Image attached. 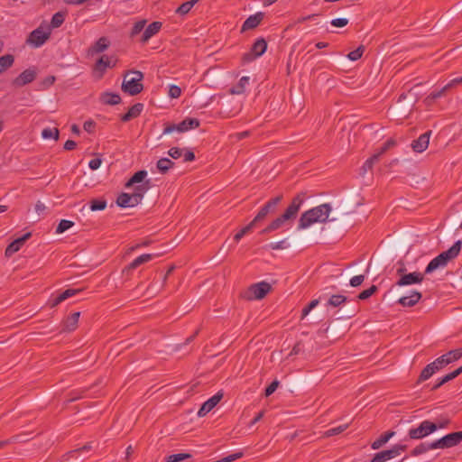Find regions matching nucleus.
Segmentation results:
<instances>
[{"instance_id":"1","label":"nucleus","mask_w":462,"mask_h":462,"mask_svg":"<svg viewBox=\"0 0 462 462\" xmlns=\"http://www.w3.org/2000/svg\"><path fill=\"white\" fill-rule=\"evenodd\" d=\"M331 211L332 207L329 203H323L305 211L299 219L298 229H306L316 223L335 221V217L329 218Z\"/></svg>"},{"instance_id":"2","label":"nucleus","mask_w":462,"mask_h":462,"mask_svg":"<svg viewBox=\"0 0 462 462\" xmlns=\"http://www.w3.org/2000/svg\"><path fill=\"white\" fill-rule=\"evenodd\" d=\"M462 242L460 240L454 243L449 249L440 253L428 263L424 273L429 274L438 269L445 268L449 261L455 259L459 254Z\"/></svg>"},{"instance_id":"3","label":"nucleus","mask_w":462,"mask_h":462,"mask_svg":"<svg viewBox=\"0 0 462 462\" xmlns=\"http://www.w3.org/2000/svg\"><path fill=\"white\" fill-rule=\"evenodd\" d=\"M143 79V74L139 70L126 73L122 83L123 91L131 96L139 94L143 89V86L141 83Z\"/></svg>"},{"instance_id":"4","label":"nucleus","mask_w":462,"mask_h":462,"mask_svg":"<svg viewBox=\"0 0 462 462\" xmlns=\"http://www.w3.org/2000/svg\"><path fill=\"white\" fill-rule=\"evenodd\" d=\"M51 34L50 26L42 23L38 28L30 32L26 43L33 48H40L50 39Z\"/></svg>"},{"instance_id":"5","label":"nucleus","mask_w":462,"mask_h":462,"mask_svg":"<svg viewBox=\"0 0 462 462\" xmlns=\"http://www.w3.org/2000/svg\"><path fill=\"white\" fill-rule=\"evenodd\" d=\"M305 193L300 192L297 194L291 200V203L289 205V207L286 208L283 214H282L280 217H278L283 225H285L286 222L292 220L296 217L299 210L300 209V207L302 206L304 199H305Z\"/></svg>"},{"instance_id":"6","label":"nucleus","mask_w":462,"mask_h":462,"mask_svg":"<svg viewBox=\"0 0 462 462\" xmlns=\"http://www.w3.org/2000/svg\"><path fill=\"white\" fill-rule=\"evenodd\" d=\"M437 430L438 426L436 423L426 420L421 421L418 427L410 429L408 431V437L411 439H421Z\"/></svg>"},{"instance_id":"7","label":"nucleus","mask_w":462,"mask_h":462,"mask_svg":"<svg viewBox=\"0 0 462 462\" xmlns=\"http://www.w3.org/2000/svg\"><path fill=\"white\" fill-rule=\"evenodd\" d=\"M406 269L404 267L397 269V274L400 276L398 281L395 282V286L402 287L412 284L421 283L424 280V274L420 272H413L405 273Z\"/></svg>"},{"instance_id":"8","label":"nucleus","mask_w":462,"mask_h":462,"mask_svg":"<svg viewBox=\"0 0 462 462\" xmlns=\"http://www.w3.org/2000/svg\"><path fill=\"white\" fill-rule=\"evenodd\" d=\"M461 441L462 430L447 434L442 438L432 441V446L436 447V449L450 448L457 446Z\"/></svg>"},{"instance_id":"9","label":"nucleus","mask_w":462,"mask_h":462,"mask_svg":"<svg viewBox=\"0 0 462 462\" xmlns=\"http://www.w3.org/2000/svg\"><path fill=\"white\" fill-rule=\"evenodd\" d=\"M199 126V120L197 118L188 117L178 125L168 124L163 129V134H169L175 131L184 133L190 129H195Z\"/></svg>"},{"instance_id":"10","label":"nucleus","mask_w":462,"mask_h":462,"mask_svg":"<svg viewBox=\"0 0 462 462\" xmlns=\"http://www.w3.org/2000/svg\"><path fill=\"white\" fill-rule=\"evenodd\" d=\"M267 49V42L263 38L257 39L251 47L249 52L243 54V63H249L258 57H261Z\"/></svg>"},{"instance_id":"11","label":"nucleus","mask_w":462,"mask_h":462,"mask_svg":"<svg viewBox=\"0 0 462 462\" xmlns=\"http://www.w3.org/2000/svg\"><path fill=\"white\" fill-rule=\"evenodd\" d=\"M445 366H447L445 359L441 356L438 357L437 359H435L433 362L427 365L423 368V370L421 371V373L418 378L417 383H420L421 382L428 380L434 374L440 371Z\"/></svg>"},{"instance_id":"12","label":"nucleus","mask_w":462,"mask_h":462,"mask_svg":"<svg viewBox=\"0 0 462 462\" xmlns=\"http://www.w3.org/2000/svg\"><path fill=\"white\" fill-rule=\"evenodd\" d=\"M407 448L406 445L396 444L392 448L380 451L373 457L370 462H385L401 455Z\"/></svg>"},{"instance_id":"13","label":"nucleus","mask_w":462,"mask_h":462,"mask_svg":"<svg viewBox=\"0 0 462 462\" xmlns=\"http://www.w3.org/2000/svg\"><path fill=\"white\" fill-rule=\"evenodd\" d=\"M282 200V195H279L267 201L253 219L256 224L262 222L265 217L276 211L277 206Z\"/></svg>"},{"instance_id":"14","label":"nucleus","mask_w":462,"mask_h":462,"mask_svg":"<svg viewBox=\"0 0 462 462\" xmlns=\"http://www.w3.org/2000/svg\"><path fill=\"white\" fill-rule=\"evenodd\" d=\"M37 76V69L35 67H31L25 70H23L21 74H19L14 80L13 85L18 88L23 87L31 82H32Z\"/></svg>"},{"instance_id":"15","label":"nucleus","mask_w":462,"mask_h":462,"mask_svg":"<svg viewBox=\"0 0 462 462\" xmlns=\"http://www.w3.org/2000/svg\"><path fill=\"white\" fill-rule=\"evenodd\" d=\"M271 289V285L266 282L254 283L251 285L249 288V292L251 294L249 298L254 300H261L267 295Z\"/></svg>"},{"instance_id":"16","label":"nucleus","mask_w":462,"mask_h":462,"mask_svg":"<svg viewBox=\"0 0 462 462\" xmlns=\"http://www.w3.org/2000/svg\"><path fill=\"white\" fill-rule=\"evenodd\" d=\"M222 397L223 393L218 392L211 398H209L208 401H206L199 410L198 416L204 417L205 415H207L210 411H212L216 407V405L220 402Z\"/></svg>"},{"instance_id":"17","label":"nucleus","mask_w":462,"mask_h":462,"mask_svg":"<svg viewBox=\"0 0 462 462\" xmlns=\"http://www.w3.org/2000/svg\"><path fill=\"white\" fill-rule=\"evenodd\" d=\"M80 291L81 290H78V289H68L57 296H51L48 300V305L51 308H55L56 306L60 304L65 300L79 293Z\"/></svg>"},{"instance_id":"18","label":"nucleus","mask_w":462,"mask_h":462,"mask_svg":"<svg viewBox=\"0 0 462 462\" xmlns=\"http://www.w3.org/2000/svg\"><path fill=\"white\" fill-rule=\"evenodd\" d=\"M431 133V131H427L420 134L418 139L412 141L411 148L415 152H422L428 148Z\"/></svg>"},{"instance_id":"19","label":"nucleus","mask_w":462,"mask_h":462,"mask_svg":"<svg viewBox=\"0 0 462 462\" xmlns=\"http://www.w3.org/2000/svg\"><path fill=\"white\" fill-rule=\"evenodd\" d=\"M138 198L137 195L128 194L125 192L121 193L116 199V204L120 208H133L137 206L139 203L137 202L136 199Z\"/></svg>"},{"instance_id":"20","label":"nucleus","mask_w":462,"mask_h":462,"mask_svg":"<svg viewBox=\"0 0 462 462\" xmlns=\"http://www.w3.org/2000/svg\"><path fill=\"white\" fill-rule=\"evenodd\" d=\"M32 236L31 232H27L23 236L16 238L5 249L6 255H12L13 254L18 252L23 245Z\"/></svg>"},{"instance_id":"21","label":"nucleus","mask_w":462,"mask_h":462,"mask_svg":"<svg viewBox=\"0 0 462 462\" xmlns=\"http://www.w3.org/2000/svg\"><path fill=\"white\" fill-rule=\"evenodd\" d=\"M422 295L418 291H411L410 295L401 297L397 302L403 307H413L421 299Z\"/></svg>"},{"instance_id":"22","label":"nucleus","mask_w":462,"mask_h":462,"mask_svg":"<svg viewBox=\"0 0 462 462\" xmlns=\"http://www.w3.org/2000/svg\"><path fill=\"white\" fill-rule=\"evenodd\" d=\"M263 19V13L258 12L250 15L242 25V32L256 28Z\"/></svg>"},{"instance_id":"23","label":"nucleus","mask_w":462,"mask_h":462,"mask_svg":"<svg viewBox=\"0 0 462 462\" xmlns=\"http://www.w3.org/2000/svg\"><path fill=\"white\" fill-rule=\"evenodd\" d=\"M116 60L112 58L103 55L101 56L95 64V70L103 74L107 68H113L116 66Z\"/></svg>"},{"instance_id":"24","label":"nucleus","mask_w":462,"mask_h":462,"mask_svg":"<svg viewBox=\"0 0 462 462\" xmlns=\"http://www.w3.org/2000/svg\"><path fill=\"white\" fill-rule=\"evenodd\" d=\"M162 23L161 22H152L148 25V27L144 30L143 36H142V42H146L151 39L153 35L159 32V31L162 28Z\"/></svg>"},{"instance_id":"25","label":"nucleus","mask_w":462,"mask_h":462,"mask_svg":"<svg viewBox=\"0 0 462 462\" xmlns=\"http://www.w3.org/2000/svg\"><path fill=\"white\" fill-rule=\"evenodd\" d=\"M143 109V104L136 103L129 108L128 112L121 116L123 122H128L140 116Z\"/></svg>"},{"instance_id":"26","label":"nucleus","mask_w":462,"mask_h":462,"mask_svg":"<svg viewBox=\"0 0 462 462\" xmlns=\"http://www.w3.org/2000/svg\"><path fill=\"white\" fill-rule=\"evenodd\" d=\"M395 435V431L389 430L382 434L377 439H375L372 444V449H379L384 444H386L390 439H392Z\"/></svg>"},{"instance_id":"27","label":"nucleus","mask_w":462,"mask_h":462,"mask_svg":"<svg viewBox=\"0 0 462 462\" xmlns=\"http://www.w3.org/2000/svg\"><path fill=\"white\" fill-rule=\"evenodd\" d=\"M109 46V41L106 37L99 38L89 49L91 54L100 53L106 51Z\"/></svg>"},{"instance_id":"28","label":"nucleus","mask_w":462,"mask_h":462,"mask_svg":"<svg viewBox=\"0 0 462 462\" xmlns=\"http://www.w3.org/2000/svg\"><path fill=\"white\" fill-rule=\"evenodd\" d=\"M146 176H147L146 171H144V170L138 171L128 180V181L125 183V187L126 189H129V188L133 187L134 184H138V183L142 184V183H143V180L145 179Z\"/></svg>"},{"instance_id":"29","label":"nucleus","mask_w":462,"mask_h":462,"mask_svg":"<svg viewBox=\"0 0 462 462\" xmlns=\"http://www.w3.org/2000/svg\"><path fill=\"white\" fill-rule=\"evenodd\" d=\"M249 80H250L249 77H247V76L242 77L239 79L238 83L230 88V93L234 94V95L243 94L245 91V88L249 84Z\"/></svg>"},{"instance_id":"30","label":"nucleus","mask_w":462,"mask_h":462,"mask_svg":"<svg viewBox=\"0 0 462 462\" xmlns=\"http://www.w3.org/2000/svg\"><path fill=\"white\" fill-rule=\"evenodd\" d=\"M154 258V254H144L138 257H136L129 265L126 267L128 270H134L140 265L152 260Z\"/></svg>"},{"instance_id":"31","label":"nucleus","mask_w":462,"mask_h":462,"mask_svg":"<svg viewBox=\"0 0 462 462\" xmlns=\"http://www.w3.org/2000/svg\"><path fill=\"white\" fill-rule=\"evenodd\" d=\"M80 312L72 313L64 322V329L66 331H73L76 329L79 322Z\"/></svg>"},{"instance_id":"32","label":"nucleus","mask_w":462,"mask_h":462,"mask_svg":"<svg viewBox=\"0 0 462 462\" xmlns=\"http://www.w3.org/2000/svg\"><path fill=\"white\" fill-rule=\"evenodd\" d=\"M149 189H150V181L149 180H146L143 183L139 184L134 187V192L132 194L138 196L136 200L139 204L143 200L144 194L147 192V190Z\"/></svg>"},{"instance_id":"33","label":"nucleus","mask_w":462,"mask_h":462,"mask_svg":"<svg viewBox=\"0 0 462 462\" xmlns=\"http://www.w3.org/2000/svg\"><path fill=\"white\" fill-rule=\"evenodd\" d=\"M446 361V365H449L462 357V348L450 350L441 356Z\"/></svg>"},{"instance_id":"34","label":"nucleus","mask_w":462,"mask_h":462,"mask_svg":"<svg viewBox=\"0 0 462 462\" xmlns=\"http://www.w3.org/2000/svg\"><path fill=\"white\" fill-rule=\"evenodd\" d=\"M101 101L106 105L114 106L121 102V97L116 93L106 92L101 96Z\"/></svg>"},{"instance_id":"35","label":"nucleus","mask_w":462,"mask_h":462,"mask_svg":"<svg viewBox=\"0 0 462 462\" xmlns=\"http://www.w3.org/2000/svg\"><path fill=\"white\" fill-rule=\"evenodd\" d=\"M458 375H459V372L455 370V371L446 374L442 378H439L437 383L431 387V391H435V390L439 389L441 385L455 379Z\"/></svg>"},{"instance_id":"36","label":"nucleus","mask_w":462,"mask_h":462,"mask_svg":"<svg viewBox=\"0 0 462 462\" xmlns=\"http://www.w3.org/2000/svg\"><path fill=\"white\" fill-rule=\"evenodd\" d=\"M448 90V88L447 87V85H445L441 89H439V91H433L431 92L424 100L425 104L427 106H430L433 104V102L437 99V98H439L441 97L445 93L446 91Z\"/></svg>"},{"instance_id":"37","label":"nucleus","mask_w":462,"mask_h":462,"mask_svg":"<svg viewBox=\"0 0 462 462\" xmlns=\"http://www.w3.org/2000/svg\"><path fill=\"white\" fill-rule=\"evenodd\" d=\"M14 57L12 54H5L0 57V74L13 66Z\"/></svg>"},{"instance_id":"38","label":"nucleus","mask_w":462,"mask_h":462,"mask_svg":"<svg viewBox=\"0 0 462 462\" xmlns=\"http://www.w3.org/2000/svg\"><path fill=\"white\" fill-rule=\"evenodd\" d=\"M173 165L174 162L168 158H162L156 163V167L161 173H166Z\"/></svg>"},{"instance_id":"39","label":"nucleus","mask_w":462,"mask_h":462,"mask_svg":"<svg viewBox=\"0 0 462 462\" xmlns=\"http://www.w3.org/2000/svg\"><path fill=\"white\" fill-rule=\"evenodd\" d=\"M65 15L66 14L64 12H57L53 14L51 23L48 24L51 29L60 27L65 21Z\"/></svg>"},{"instance_id":"40","label":"nucleus","mask_w":462,"mask_h":462,"mask_svg":"<svg viewBox=\"0 0 462 462\" xmlns=\"http://www.w3.org/2000/svg\"><path fill=\"white\" fill-rule=\"evenodd\" d=\"M431 449H436V447L432 446V442L420 443V445H418L411 450V456L416 457V456L421 455L423 453H426L427 451L431 450Z\"/></svg>"},{"instance_id":"41","label":"nucleus","mask_w":462,"mask_h":462,"mask_svg":"<svg viewBox=\"0 0 462 462\" xmlns=\"http://www.w3.org/2000/svg\"><path fill=\"white\" fill-rule=\"evenodd\" d=\"M346 300L347 298L346 296L341 294H335L328 299L327 306L337 308L345 303Z\"/></svg>"},{"instance_id":"42","label":"nucleus","mask_w":462,"mask_h":462,"mask_svg":"<svg viewBox=\"0 0 462 462\" xmlns=\"http://www.w3.org/2000/svg\"><path fill=\"white\" fill-rule=\"evenodd\" d=\"M199 0H190L181 4L177 9L176 13L180 15L187 14L191 8L197 4Z\"/></svg>"},{"instance_id":"43","label":"nucleus","mask_w":462,"mask_h":462,"mask_svg":"<svg viewBox=\"0 0 462 462\" xmlns=\"http://www.w3.org/2000/svg\"><path fill=\"white\" fill-rule=\"evenodd\" d=\"M283 225L282 220L279 217H276L265 228L261 231V234H268L274 230L281 228Z\"/></svg>"},{"instance_id":"44","label":"nucleus","mask_w":462,"mask_h":462,"mask_svg":"<svg viewBox=\"0 0 462 462\" xmlns=\"http://www.w3.org/2000/svg\"><path fill=\"white\" fill-rule=\"evenodd\" d=\"M256 223L252 220L247 226H245V227H243L239 232H237L235 236H234V240L237 243L240 241V239L245 236L246 234H248L254 226H255Z\"/></svg>"},{"instance_id":"45","label":"nucleus","mask_w":462,"mask_h":462,"mask_svg":"<svg viewBox=\"0 0 462 462\" xmlns=\"http://www.w3.org/2000/svg\"><path fill=\"white\" fill-rule=\"evenodd\" d=\"M59 134L60 132L58 128H44L42 132V136L44 139L53 138L54 140L57 141L59 139Z\"/></svg>"},{"instance_id":"46","label":"nucleus","mask_w":462,"mask_h":462,"mask_svg":"<svg viewBox=\"0 0 462 462\" xmlns=\"http://www.w3.org/2000/svg\"><path fill=\"white\" fill-rule=\"evenodd\" d=\"M379 159H380V154H377V153L374 154L372 157L367 159L362 167L364 172L372 170L374 164L376 163L379 161Z\"/></svg>"},{"instance_id":"47","label":"nucleus","mask_w":462,"mask_h":462,"mask_svg":"<svg viewBox=\"0 0 462 462\" xmlns=\"http://www.w3.org/2000/svg\"><path fill=\"white\" fill-rule=\"evenodd\" d=\"M73 226H74V222H72L70 220H67V219H62V220H60V222L59 223V225L56 228V233L61 234V233L67 231L68 229H69L70 227H72Z\"/></svg>"},{"instance_id":"48","label":"nucleus","mask_w":462,"mask_h":462,"mask_svg":"<svg viewBox=\"0 0 462 462\" xmlns=\"http://www.w3.org/2000/svg\"><path fill=\"white\" fill-rule=\"evenodd\" d=\"M189 457H191V455L188 453L172 454L167 457L166 462H180Z\"/></svg>"},{"instance_id":"49","label":"nucleus","mask_w":462,"mask_h":462,"mask_svg":"<svg viewBox=\"0 0 462 462\" xmlns=\"http://www.w3.org/2000/svg\"><path fill=\"white\" fill-rule=\"evenodd\" d=\"M377 290L378 288L376 285H372L370 288L360 292L357 296V299L362 300H366L369 297H371L374 293H375Z\"/></svg>"},{"instance_id":"50","label":"nucleus","mask_w":462,"mask_h":462,"mask_svg":"<svg viewBox=\"0 0 462 462\" xmlns=\"http://www.w3.org/2000/svg\"><path fill=\"white\" fill-rule=\"evenodd\" d=\"M364 51H365V47L363 45H361L357 49L350 51L347 54V58L352 61H356L362 57Z\"/></svg>"},{"instance_id":"51","label":"nucleus","mask_w":462,"mask_h":462,"mask_svg":"<svg viewBox=\"0 0 462 462\" xmlns=\"http://www.w3.org/2000/svg\"><path fill=\"white\" fill-rule=\"evenodd\" d=\"M106 207V201L104 199H93L90 201V209L92 211L104 210Z\"/></svg>"},{"instance_id":"52","label":"nucleus","mask_w":462,"mask_h":462,"mask_svg":"<svg viewBox=\"0 0 462 462\" xmlns=\"http://www.w3.org/2000/svg\"><path fill=\"white\" fill-rule=\"evenodd\" d=\"M348 427V424H344V425H340V426H337V427H334V428H331V429H328L326 432H325V435L327 437H332V436H335V435H338L340 433H342L344 430H346Z\"/></svg>"},{"instance_id":"53","label":"nucleus","mask_w":462,"mask_h":462,"mask_svg":"<svg viewBox=\"0 0 462 462\" xmlns=\"http://www.w3.org/2000/svg\"><path fill=\"white\" fill-rule=\"evenodd\" d=\"M289 246H290V244L288 243L287 239H283L279 242H272L268 245V247L272 250L286 249Z\"/></svg>"},{"instance_id":"54","label":"nucleus","mask_w":462,"mask_h":462,"mask_svg":"<svg viewBox=\"0 0 462 462\" xmlns=\"http://www.w3.org/2000/svg\"><path fill=\"white\" fill-rule=\"evenodd\" d=\"M25 440H26V439L23 438V435H15L9 439L0 441V449L4 448L5 446H7L10 443L23 442Z\"/></svg>"},{"instance_id":"55","label":"nucleus","mask_w":462,"mask_h":462,"mask_svg":"<svg viewBox=\"0 0 462 462\" xmlns=\"http://www.w3.org/2000/svg\"><path fill=\"white\" fill-rule=\"evenodd\" d=\"M319 300L316 299L311 300L306 307H304L301 310V319L307 317L309 313L319 305Z\"/></svg>"},{"instance_id":"56","label":"nucleus","mask_w":462,"mask_h":462,"mask_svg":"<svg viewBox=\"0 0 462 462\" xmlns=\"http://www.w3.org/2000/svg\"><path fill=\"white\" fill-rule=\"evenodd\" d=\"M168 95L171 98H178L181 95V89L177 85H170L169 86Z\"/></svg>"},{"instance_id":"57","label":"nucleus","mask_w":462,"mask_h":462,"mask_svg":"<svg viewBox=\"0 0 462 462\" xmlns=\"http://www.w3.org/2000/svg\"><path fill=\"white\" fill-rule=\"evenodd\" d=\"M145 23V20L135 23L132 28L131 36H135L141 32L143 30Z\"/></svg>"},{"instance_id":"58","label":"nucleus","mask_w":462,"mask_h":462,"mask_svg":"<svg viewBox=\"0 0 462 462\" xmlns=\"http://www.w3.org/2000/svg\"><path fill=\"white\" fill-rule=\"evenodd\" d=\"M396 144V142L394 139L391 138L389 140H387L383 145L382 146V148L380 149V151L377 152V154H380V156L382 154H383L387 150H389L390 148L393 147L394 145Z\"/></svg>"},{"instance_id":"59","label":"nucleus","mask_w":462,"mask_h":462,"mask_svg":"<svg viewBox=\"0 0 462 462\" xmlns=\"http://www.w3.org/2000/svg\"><path fill=\"white\" fill-rule=\"evenodd\" d=\"M364 281H365V275H363V274L356 275L350 279L349 284L352 287H358L364 282Z\"/></svg>"},{"instance_id":"60","label":"nucleus","mask_w":462,"mask_h":462,"mask_svg":"<svg viewBox=\"0 0 462 462\" xmlns=\"http://www.w3.org/2000/svg\"><path fill=\"white\" fill-rule=\"evenodd\" d=\"M168 154L173 159H179L183 154V150L179 147H172L168 151Z\"/></svg>"},{"instance_id":"61","label":"nucleus","mask_w":462,"mask_h":462,"mask_svg":"<svg viewBox=\"0 0 462 462\" xmlns=\"http://www.w3.org/2000/svg\"><path fill=\"white\" fill-rule=\"evenodd\" d=\"M278 385H279V381H277V380L271 383V384L268 387H266L264 395L266 397L272 395L276 391Z\"/></svg>"},{"instance_id":"62","label":"nucleus","mask_w":462,"mask_h":462,"mask_svg":"<svg viewBox=\"0 0 462 462\" xmlns=\"http://www.w3.org/2000/svg\"><path fill=\"white\" fill-rule=\"evenodd\" d=\"M56 80V78L54 76H48L42 81V88L46 89L52 86Z\"/></svg>"},{"instance_id":"63","label":"nucleus","mask_w":462,"mask_h":462,"mask_svg":"<svg viewBox=\"0 0 462 462\" xmlns=\"http://www.w3.org/2000/svg\"><path fill=\"white\" fill-rule=\"evenodd\" d=\"M330 23L335 27H344L348 23V20L346 18H336Z\"/></svg>"},{"instance_id":"64","label":"nucleus","mask_w":462,"mask_h":462,"mask_svg":"<svg viewBox=\"0 0 462 462\" xmlns=\"http://www.w3.org/2000/svg\"><path fill=\"white\" fill-rule=\"evenodd\" d=\"M102 163V160L100 158H95L90 160L88 162V166L91 170L96 171L97 170Z\"/></svg>"}]
</instances>
